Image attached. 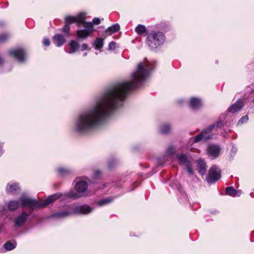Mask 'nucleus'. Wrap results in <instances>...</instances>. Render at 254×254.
<instances>
[{
	"label": "nucleus",
	"mask_w": 254,
	"mask_h": 254,
	"mask_svg": "<svg viewBox=\"0 0 254 254\" xmlns=\"http://www.w3.org/2000/svg\"><path fill=\"white\" fill-rule=\"evenodd\" d=\"M87 56V53H84L83 55V57H86Z\"/></svg>",
	"instance_id": "41"
},
{
	"label": "nucleus",
	"mask_w": 254,
	"mask_h": 254,
	"mask_svg": "<svg viewBox=\"0 0 254 254\" xmlns=\"http://www.w3.org/2000/svg\"><path fill=\"white\" fill-rule=\"evenodd\" d=\"M154 64L148 61L139 63L130 79L119 82L107 89L88 110L78 115L73 130L84 133L102 127L115 110L124 105L127 92L139 87L150 75Z\"/></svg>",
	"instance_id": "1"
},
{
	"label": "nucleus",
	"mask_w": 254,
	"mask_h": 254,
	"mask_svg": "<svg viewBox=\"0 0 254 254\" xmlns=\"http://www.w3.org/2000/svg\"><path fill=\"white\" fill-rule=\"evenodd\" d=\"M43 44L45 46H49L50 45V41L48 38H45L43 40Z\"/></svg>",
	"instance_id": "34"
},
{
	"label": "nucleus",
	"mask_w": 254,
	"mask_h": 254,
	"mask_svg": "<svg viewBox=\"0 0 254 254\" xmlns=\"http://www.w3.org/2000/svg\"><path fill=\"white\" fill-rule=\"evenodd\" d=\"M3 62V60L2 58L0 57V64H1Z\"/></svg>",
	"instance_id": "40"
},
{
	"label": "nucleus",
	"mask_w": 254,
	"mask_h": 254,
	"mask_svg": "<svg viewBox=\"0 0 254 254\" xmlns=\"http://www.w3.org/2000/svg\"><path fill=\"white\" fill-rule=\"evenodd\" d=\"M172 126L171 124L164 123L161 124L159 127V132L163 134H168L171 133Z\"/></svg>",
	"instance_id": "14"
},
{
	"label": "nucleus",
	"mask_w": 254,
	"mask_h": 254,
	"mask_svg": "<svg viewBox=\"0 0 254 254\" xmlns=\"http://www.w3.org/2000/svg\"><path fill=\"white\" fill-rule=\"evenodd\" d=\"M179 103H180V104L182 103V102L181 101H179Z\"/></svg>",
	"instance_id": "43"
},
{
	"label": "nucleus",
	"mask_w": 254,
	"mask_h": 254,
	"mask_svg": "<svg viewBox=\"0 0 254 254\" xmlns=\"http://www.w3.org/2000/svg\"><path fill=\"white\" fill-rule=\"evenodd\" d=\"M221 148L218 145L211 144L207 147V152L208 156L214 159L217 158L220 154Z\"/></svg>",
	"instance_id": "11"
},
{
	"label": "nucleus",
	"mask_w": 254,
	"mask_h": 254,
	"mask_svg": "<svg viewBox=\"0 0 254 254\" xmlns=\"http://www.w3.org/2000/svg\"><path fill=\"white\" fill-rule=\"evenodd\" d=\"M101 174V172L99 170H97V171H95V172H94V177L96 178V177H98Z\"/></svg>",
	"instance_id": "37"
},
{
	"label": "nucleus",
	"mask_w": 254,
	"mask_h": 254,
	"mask_svg": "<svg viewBox=\"0 0 254 254\" xmlns=\"http://www.w3.org/2000/svg\"><path fill=\"white\" fill-rule=\"evenodd\" d=\"M87 48H88V45L86 44H83L81 46V51L86 50L87 49Z\"/></svg>",
	"instance_id": "38"
},
{
	"label": "nucleus",
	"mask_w": 254,
	"mask_h": 254,
	"mask_svg": "<svg viewBox=\"0 0 254 254\" xmlns=\"http://www.w3.org/2000/svg\"><path fill=\"white\" fill-rule=\"evenodd\" d=\"M28 215L26 212H23L14 220V224L17 227L23 226L28 219Z\"/></svg>",
	"instance_id": "13"
},
{
	"label": "nucleus",
	"mask_w": 254,
	"mask_h": 254,
	"mask_svg": "<svg viewBox=\"0 0 254 254\" xmlns=\"http://www.w3.org/2000/svg\"><path fill=\"white\" fill-rule=\"evenodd\" d=\"M3 143L0 141V157L3 153Z\"/></svg>",
	"instance_id": "36"
},
{
	"label": "nucleus",
	"mask_w": 254,
	"mask_h": 254,
	"mask_svg": "<svg viewBox=\"0 0 254 254\" xmlns=\"http://www.w3.org/2000/svg\"><path fill=\"white\" fill-rule=\"evenodd\" d=\"M62 195L60 193H56L50 195L45 201H39L27 196L26 193H22L18 200H11L8 203V209L11 211L17 209L19 206H27L30 211L36 208H43L51 203L53 201Z\"/></svg>",
	"instance_id": "2"
},
{
	"label": "nucleus",
	"mask_w": 254,
	"mask_h": 254,
	"mask_svg": "<svg viewBox=\"0 0 254 254\" xmlns=\"http://www.w3.org/2000/svg\"><path fill=\"white\" fill-rule=\"evenodd\" d=\"M253 102L254 103V99H253Z\"/></svg>",
	"instance_id": "44"
},
{
	"label": "nucleus",
	"mask_w": 254,
	"mask_h": 254,
	"mask_svg": "<svg viewBox=\"0 0 254 254\" xmlns=\"http://www.w3.org/2000/svg\"><path fill=\"white\" fill-rule=\"evenodd\" d=\"M177 158L179 163L181 165L187 166L190 164V159L187 157V156L184 154L178 155Z\"/></svg>",
	"instance_id": "21"
},
{
	"label": "nucleus",
	"mask_w": 254,
	"mask_h": 254,
	"mask_svg": "<svg viewBox=\"0 0 254 254\" xmlns=\"http://www.w3.org/2000/svg\"><path fill=\"white\" fill-rule=\"evenodd\" d=\"M163 25H165V23H161V27H160V28H162V27H163Z\"/></svg>",
	"instance_id": "42"
},
{
	"label": "nucleus",
	"mask_w": 254,
	"mask_h": 254,
	"mask_svg": "<svg viewBox=\"0 0 254 254\" xmlns=\"http://www.w3.org/2000/svg\"><path fill=\"white\" fill-rule=\"evenodd\" d=\"M175 152V148L172 145L169 146L167 149V153L170 156L173 155Z\"/></svg>",
	"instance_id": "29"
},
{
	"label": "nucleus",
	"mask_w": 254,
	"mask_h": 254,
	"mask_svg": "<svg viewBox=\"0 0 254 254\" xmlns=\"http://www.w3.org/2000/svg\"><path fill=\"white\" fill-rule=\"evenodd\" d=\"M221 178V170L215 165H212L208 171L206 181L209 184L215 183Z\"/></svg>",
	"instance_id": "9"
},
{
	"label": "nucleus",
	"mask_w": 254,
	"mask_h": 254,
	"mask_svg": "<svg viewBox=\"0 0 254 254\" xmlns=\"http://www.w3.org/2000/svg\"><path fill=\"white\" fill-rule=\"evenodd\" d=\"M244 106V102L243 100L238 99L237 102L232 105L228 109V112L231 113H235L239 112Z\"/></svg>",
	"instance_id": "12"
},
{
	"label": "nucleus",
	"mask_w": 254,
	"mask_h": 254,
	"mask_svg": "<svg viewBox=\"0 0 254 254\" xmlns=\"http://www.w3.org/2000/svg\"><path fill=\"white\" fill-rule=\"evenodd\" d=\"M226 193L231 196H240L241 194V191L237 190L232 187H229L226 189Z\"/></svg>",
	"instance_id": "17"
},
{
	"label": "nucleus",
	"mask_w": 254,
	"mask_h": 254,
	"mask_svg": "<svg viewBox=\"0 0 254 254\" xmlns=\"http://www.w3.org/2000/svg\"><path fill=\"white\" fill-rule=\"evenodd\" d=\"M74 189L76 191L70 190L64 194L59 192L62 194V195L57 198L56 200L61 197H62L63 199L72 198L75 199L89 195L88 184L85 181L81 179L77 180L75 184Z\"/></svg>",
	"instance_id": "3"
},
{
	"label": "nucleus",
	"mask_w": 254,
	"mask_h": 254,
	"mask_svg": "<svg viewBox=\"0 0 254 254\" xmlns=\"http://www.w3.org/2000/svg\"><path fill=\"white\" fill-rule=\"evenodd\" d=\"M116 42L112 41L109 44V50H114L116 48Z\"/></svg>",
	"instance_id": "32"
},
{
	"label": "nucleus",
	"mask_w": 254,
	"mask_h": 254,
	"mask_svg": "<svg viewBox=\"0 0 254 254\" xmlns=\"http://www.w3.org/2000/svg\"><path fill=\"white\" fill-rule=\"evenodd\" d=\"M104 45V39L102 38H97L93 43V46L96 50H99Z\"/></svg>",
	"instance_id": "25"
},
{
	"label": "nucleus",
	"mask_w": 254,
	"mask_h": 254,
	"mask_svg": "<svg viewBox=\"0 0 254 254\" xmlns=\"http://www.w3.org/2000/svg\"><path fill=\"white\" fill-rule=\"evenodd\" d=\"M9 54L16 59L19 63L24 62L26 59L25 50L22 48H17L9 51Z\"/></svg>",
	"instance_id": "10"
},
{
	"label": "nucleus",
	"mask_w": 254,
	"mask_h": 254,
	"mask_svg": "<svg viewBox=\"0 0 254 254\" xmlns=\"http://www.w3.org/2000/svg\"><path fill=\"white\" fill-rule=\"evenodd\" d=\"M135 32L138 35H142L146 33V28L142 24H138L135 28Z\"/></svg>",
	"instance_id": "26"
},
{
	"label": "nucleus",
	"mask_w": 254,
	"mask_h": 254,
	"mask_svg": "<svg viewBox=\"0 0 254 254\" xmlns=\"http://www.w3.org/2000/svg\"><path fill=\"white\" fill-rule=\"evenodd\" d=\"M19 190V187L17 183L8 184L6 190L9 193H14Z\"/></svg>",
	"instance_id": "20"
},
{
	"label": "nucleus",
	"mask_w": 254,
	"mask_h": 254,
	"mask_svg": "<svg viewBox=\"0 0 254 254\" xmlns=\"http://www.w3.org/2000/svg\"><path fill=\"white\" fill-rule=\"evenodd\" d=\"M237 151V148L235 146H233L231 148V152H230L231 155H234L235 154V153H236Z\"/></svg>",
	"instance_id": "35"
},
{
	"label": "nucleus",
	"mask_w": 254,
	"mask_h": 254,
	"mask_svg": "<svg viewBox=\"0 0 254 254\" xmlns=\"http://www.w3.org/2000/svg\"><path fill=\"white\" fill-rule=\"evenodd\" d=\"M165 36L158 30H152L147 35L146 43L151 50H155L161 46L165 42Z\"/></svg>",
	"instance_id": "5"
},
{
	"label": "nucleus",
	"mask_w": 254,
	"mask_h": 254,
	"mask_svg": "<svg viewBox=\"0 0 254 254\" xmlns=\"http://www.w3.org/2000/svg\"><path fill=\"white\" fill-rule=\"evenodd\" d=\"M17 244L15 241H7L4 244V248L7 251L14 249L16 247Z\"/></svg>",
	"instance_id": "23"
},
{
	"label": "nucleus",
	"mask_w": 254,
	"mask_h": 254,
	"mask_svg": "<svg viewBox=\"0 0 254 254\" xmlns=\"http://www.w3.org/2000/svg\"><path fill=\"white\" fill-rule=\"evenodd\" d=\"M197 164L199 174L201 176L204 175L206 173V164L205 162L202 159H200L198 160Z\"/></svg>",
	"instance_id": "19"
},
{
	"label": "nucleus",
	"mask_w": 254,
	"mask_h": 254,
	"mask_svg": "<svg viewBox=\"0 0 254 254\" xmlns=\"http://www.w3.org/2000/svg\"><path fill=\"white\" fill-rule=\"evenodd\" d=\"M9 38V35L8 34H3L0 36V42H5Z\"/></svg>",
	"instance_id": "31"
},
{
	"label": "nucleus",
	"mask_w": 254,
	"mask_h": 254,
	"mask_svg": "<svg viewBox=\"0 0 254 254\" xmlns=\"http://www.w3.org/2000/svg\"><path fill=\"white\" fill-rule=\"evenodd\" d=\"M113 200L114 198L113 197H109L99 200L97 202V204L98 206L101 207L110 203Z\"/></svg>",
	"instance_id": "24"
},
{
	"label": "nucleus",
	"mask_w": 254,
	"mask_h": 254,
	"mask_svg": "<svg viewBox=\"0 0 254 254\" xmlns=\"http://www.w3.org/2000/svg\"><path fill=\"white\" fill-rule=\"evenodd\" d=\"M69 51L68 52L69 54H73L77 51L79 48L78 43L75 40H71L69 43Z\"/></svg>",
	"instance_id": "18"
},
{
	"label": "nucleus",
	"mask_w": 254,
	"mask_h": 254,
	"mask_svg": "<svg viewBox=\"0 0 254 254\" xmlns=\"http://www.w3.org/2000/svg\"><path fill=\"white\" fill-rule=\"evenodd\" d=\"M250 196H251L252 197H254V192H252L250 193Z\"/></svg>",
	"instance_id": "39"
},
{
	"label": "nucleus",
	"mask_w": 254,
	"mask_h": 254,
	"mask_svg": "<svg viewBox=\"0 0 254 254\" xmlns=\"http://www.w3.org/2000/svg\"><path fill=\"white\" fill-rule=\"evenodd\" d=\"M248 120V117L247 115L242 117L238 121V125H242L244 123H246Z\"/></svg>",
	"instance_id": "30"
},
{
	"label": "nucleus",
	"mask_w": 254,
	"mask_h": 254,
	"mask_svg": "<svg viewBox=\"0 0 254 254\" xmlns=\"http://www.w3.org/2000/svg\"><path fill=\"white\" fill-rule=\"evenodd\" d=\"M119 163L118 159L116 158L111 159L108 162L107 167L109 169H113Z\"/></svg>",
	"instance_id": "27"
},
{
	"label": "nucleus",
	"mask_w": 254,
	"mask_h": 254,
	"mask_svg": "<svg viewBox=\"0 0 254 254\" xmlns=\"http://www.w3.org/2000/svg\"><path fill=\"white\" fill-rule=\"evenodd\" d=\"M186 167H187V171L188 172V173L190 174V175H192L193 174V170H192V168L191 166V165L190 164H188V165H187L186 166Z\"/></svg>",
	"instance_id": "33"
},
{
	"label": "nucleus",
	"mask_w": 254,
	"mask_h": 254,
	"mask_svg": "<svg viewBox=\"0 0 254 254\" xmlns=\"http://www.w3.org/2000/svg\"><path fill=\"white\" fill-rule=\"evenodd\" d=\"M94 209V207L88 205H82L69 208L67 210L59 211L53 214L51 217L61 219L69 217L74 214L86 215L91 213Z\"/></svg>",
	"instance_id": "4"
},
{
	"label": "nucleus",
	"mask_w": 254,
	"mask_h": 254,
	"mask_svg": "<svg viewBox=\"0 0 254 254\" xmlns=\"http://www.w3.org/2000/svg\"><path fill=\"white\" fill-rule=\"evenodd\" d=\"M65 40L64 37L61 34H57L53 38L54 43L57 47L62 46L65 43Z\"/></svg>",
	"instance_id": "16"
},
{
	"label": "nucleus",
	"mask_w": 254,
	"mask_h": 254,
	"mask_svg": "<svg viewBox=\"0 0 254 254\" xmlns=\"http://www.w3.org/2000/svg\"><path fill=\"white\" fill-rule=\"evenodd\" d=\"M100 22V19L98 17L94 18L92 22H86L84 20L81 23L82 28L77 29L76 31L77 37L79 39H85L90 37L95 30L93 25L99 24Z\"/></svg>",
	"instance_id": "6"
},
{
	"label": "nucleus",
	"mask_w": 254,
	"mask_h": 254,
	"mask_svg": "<svg viewBox=\"0 0 254 254\" xmlns=\"http://www.w3.org/2000/svg\"><path fill=\"white\" fill-rule=\"evenodd\" d=\"M86 13L84 12H80L76 15H68L65 17L64 20L65 24L62 28V30L64 33L68 34L70 29L69 24L76 23L78 26L81 25V23L85 20Z\"/></svg>",
	"instance_id": "7"
},
{
	"label": "nucleus",
	"mask_w": 254,
	"mask_h": 254,
	"mask_svg": "<svg viewBox=\"0 0 254 254\" xmlns=\"http://www.w3.org/2000/svg\"><path fill=\"white\" fill-rule=\"evenodd\" d=\"M221 121H218L213 125L202 130L198 135H196L193 141V143L198 142L200 141H206L212 138V135L210 132L215 128H220L223 126Z\"/></svg>",
	"instance_id": "8"
},
{
	"label": "nucleus",
	"mask_w": 254,
	"mask_h": 254,
	"mask_svg": "<svg viewBox=\"0 0 254 254\" xmlns=\"http://www.w3.org/2000/svg\"><path fill=\"white\" fill-rule=\"evenodd\" d=\"M120 26L119 24L116 23L115 24H113L111 27H109L108 30L111 33H115L117 31H118L120 29Z\"/></svg>",
	"instance_id": "28"
},
{
	"label": "nucleus",
	"mask_w": 254,
	"mask_h": 254,
	"mask_svg": "<svg viewBox=\"0 0 254 254\" xmlns=\"http://www.w3.org/2000/svg\"><path fill=\"white\" fill-rule=\"evenodd\" d=\"M58 173L60 176H65L72 173V170L66 167H60L57 170Z\"/></svg>",
	"instance_id": "22"
},
{
	"label": "nucleus",
	"mask_w": 254,
	"mask_h": 254,
	"mask_svg": "<svg viewBox=\"0 0 254 254\" xmlns=\"http://www.w3.org/2000/svg\"><path fill=\"white\" fill-rule=\"evenodd\" d=\"M202 106L201 101L199 98L193 97L190 99V106L191 110H196Z\"/></svg>",
	"instance_id": "15"
}]
</instances>
